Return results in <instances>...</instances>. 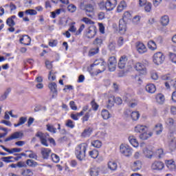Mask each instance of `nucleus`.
I'll return each mask as SVG.
<instances>
[{"instance_id":"60","label":"nucleus","mask_w":176,"mask_h":176,"mask_svg":"<svg viewBox=\"0 0 176 176\" xmlns=\"http://www.w3.org/2000/svg\"><path fill=\"white\" fill-rule=\"evenodd\" d=\"M169 58L172 63L176 64V54L173 52H169Z\"/></svg>"},{"instance_id":"47","label":"nucleus","mask_w":176,"mask_h":176,"mask_svg":"<svg viewBox=\"0 0 176 176\" xmlns=\"http://www.w3.org/2000/svg\"><path fill=\"white\" fill-rule=\"evenodd\" d=\"M122 20H124L126 22H128L129 20H131V14L129 12H124L122 16Z\"/></svg>"},{"instance_id":"15","label":"nucleus","mask_w":176,"mask_h":176,"mask_svg":"<svg viewBox=\"0 0 176 176\" xmlns=\"http://www.w3.org/2000/svg\"><path fill=\"white\" fill-rule=\"evenodd\" d=\"M136 71H138L142 75H146V67L141 63H138L135 65Z\"/></svg>"},{"instance_id":"3","label":"nucleus","mask_w":176,"mask_h":176,"mask_svg":"<svg viewBox=\"0 0 176 176\" xmlns=\"http://www.w3.org/2000/svg\"><path fill=\"white\" fill-rule=\"evenodd\" d=\"M80 8L84 10L87 17L93 19L94 17V6L91 3H80Z\"/></svg>"},{"instance_id":"48","label":"nucleus","mask_w":176,"mask_h":176,"mask_svg":"<svg viewBox=\"0 0 176 176\" xmlns=\"http://www.w3.org/2000/svg\"><path fill=\"white\" fill-rule=\"evenodd\" d=\"M89 156H91L92 159H97V157H98V151L94 149L89 151Z\"/></svg>"},{"instance_id":"53","label":"nucleus","mask_w":176,"mask_h":176,"mask_svg":"<svg viewBox=\"0 0 176 176\" xmlns=\"http://www.w3.org/2000/svg\"><path fill=\"white\" fill-rule=\"evenodd\" d=\"M25 14H28L29 16H36V14H37V12L35 10L30 9L25 11Z\"/></svg>"},{"instance_id":"50","label":"nucleus","mask_w":176,"mask_h":176,"mask_svg":"<svg viewBox=\"0 0 176 176\" xmlns=\"http://www.w3.org/2000/svg\"><path fill=\"white\" fill-rule=\"evenodd\" d=\"M47 130L50 131V133H53L54 134H56L57 129H56L54 126L48 124H47Z\"/></svg>"},{"instance_id":"49","label":"nucleus","mask_w":176,"mask_h":176,"mask_svg":"<svg viewBox=\"0 0 176 176\" xmlns=\"http://www.w3.org/2000/svg\"><path fill=\"white\" fill-rule=\"evenodd\" d=\"M81 21L89 25H94V21H91L90 19L87 17L82 18Z\"/></svg>"},{"instance_id":"18","label":"nucleus","mask_w":176,"mask_h":176,"mask_svg":"<svg viewBox=\"0 0 176 176\" xmlns=\"http://www.w3.org/2000/svg\"><path fill=\"white\" fill-rule=\"evenodd\" d=\"M127 28V21H124V19H120L119 21V31L121 34H124L126 32V30Z\"/></svg>"},{"instance_id":"6","label":"nucleus","mask_w":176,"mask_h":176,"mask_svg":"<svg viewBox=\"0 0 176 176\" xmlns=\"http://www.w3.org/2000/svg\"><path fill=\"white\" fill-rule=\"evenodd\" d=\"M165 123L168 129L169 134H174L176 131V121L173 118H168L165 120Z\"/></svg>"},{"instance_id":"54","label":"nucleus","mask_w":176,"mask_h":176,"mask_svg":"<svg viewBox=\"0 0 176 176\" xmlns=\"http://www.w3.org/2000/svg\"><path fill=\"white\" fill-rule=\"evenodd\" d=\"M141 20V16L136 15L133 17L132 19V23L135 25H137L138 24H140V21Z\"/></svg>"},{"instance_id":"16","label":"nucleus","mask_w":176,"mask_h":176,"mask_svg":"<svg viewBox=\"0 0 176 176\" xmlns=\"http://www.w3.org/2000/svg\"><path fill=\"white\" fill-rule=\"evenodd\" d=\"M48 87L52 93V98H56L58 94L57 84L56 82H50Z\"/></svg>"},{"instance_id":"40","label":"nucleus","mask_w":176,"mask_h":176,"mask_svg":"<svg viewBox=\"0 0 176 176\" xmlns=\"http://www.w3.org/2000/svg\"><path fill=\"white\" fill-rule=\"evenodd\" d=\"M27 122V117H21L17 124H14V127H19V126H23Z\"/></svg>"},{"instance_id":"22","label":"nucleus","mask_w":176,"mask_h":176,"mask_svg":"<svg viewBox=\"0 0 176 176\" xmlns=\"http://www.w3.org/2000/svg\"><path fill=\"white\" fill-rule=\"evenodd\" d=\"M20 43L26 46L30 45L31 43V38L28 35H24L22 38H20Z\"/></svg>"},{"instance_id":"13","label":"nucleus","mask_w":176,"mask_h":176,"mask_svg":"<svg viewBox=\"0 0 176 176\" xmlns=\"http://www.w3.org/2000/svg\"><path fill=\"white\" fill-rule=\"evenodd\" d=\"M100 171H101V168L96 166H91L88 170V173L90 176H99Z\"/></svg>"},{"instance_id":"43","label":"nucleus","mask_w":176,"mask_h":176,"mask_svg":"<svg viewBox=\"0 0 176 176\" xmlns=\"http://www.w3.org/2000/svg\"><path fill=\"white\" fill-rule=\"evenodd\" d=\"M91 145L94 146V148H100V146H102V142L100 140H94L91 142Z\"/></svg>"},{"instance_id":"25","label":"nucleus","mask_w":176,"mask_h":176,"mask_svg":"<svg viewBox=\"0 0 176 176\" xmlns=\"http://www.w3.org/2000/svg\"><path fill=\"white\" fill-rule=\"evenodd\" d=\"M50 153H52V150H50V148H41V155L43 159H49Z\"/></svg>"},{"instance_id":"29","label":"nucleus","mask_w":176,"mask_h":176,"mask_svg":"<svg viewBox=\"0 0 176 176\" xmlns=\"http://www.w3.org/2000/svg\"><path fill=\"white\" fill-rule=\"evenodd\" d=\"M142 152L146 157L148 159H152V156H153V151H152V150H149L147 147H145L143 148Z\"/></svg>"},{"instance_id":"9","label":"nucleus","mask_w":176,"mask_h":176,"mask_svg":"<svg viewBox=\"0 0 176 176\" xmlns=\"http://www.w3.org/2000/svg\"><path fill=\"white\" fill-rule=\"evenodd\" d=\"M96 34H97V28L94 25L89 27L85 32V36L88 39H91V38L96 36Z\"/></svg>"},{"instance_id":"52","label":"nucleus","mask_w":176,"mask_h":176,"mask_svg":"<svg viewBox=\"0 0 176 176\" xmlns=\"http://www.w3.org/2000/svg\"><path fill=\"white\" fill-rule=\"evenodd\" d=\"M98 52H100V49L98 47L91 49L89 52V56H96V54H97L98 53Z\"/></svg>"},{"instance_id":"8","label":"nucleus","mask_w":176,"mask_h":176,"mask_svg":"<svg viewBox=\"0 0 176 176\" xmlns=\"http://www.w3.org/2000/svg\"><path fill=\"white\" fill-rule=\"evenodd\" d=\"M162 80H167L166 82H165V87H166V89H170V86H173V87H175V89H176V79L173 80V78H171L170 76L165 75L162 76Z\"/></svg>"},{"instance_id":"4","label":"nucleus","mask_w":176,"mask_h":176,"mask_svg":"<svg viewBox=\"0 0 176 176\" xmlns=\"http://www.w3.org/2000/svg\"><path fill=\"white\" fill-rule=\"evenodd\" d=\"M120 152L123 156L130 157L133 155V148L127 144H121L120 146Z\"/></svg>"},{"instance_id":"45","label":"nucleus","mask_w":176,"mask_h":176,"mask_svg":"<svg viewBox=\"0 0 176 176\" xmlns=\"http://www.w3.org/2000/svg\"><path fill=\"white\" fill-rule=\"evenodd\" d=\"M26 153L27 152H29L30 154L28 155V157H30V159H34L35 160H38V155L36 154L35 152L31 151V150H29V151H25Z\"/></svg>"},{"instance_id":"24","label":"nucleus","mask_w":176,"mask_h":176,"mask_svg":"<svg viewBox=\"0 0 176 176\" xmlns=\"http://www.w3.org/2000/svg\"><path fill=\"white\" fill-rule=\"evenodd\" d=\"M127 64V57L126 56H122L120 58L119 63H118V67L120 69H123L124 67H126V65Z\"/></svg>"},{"instance_id":"63","label":"nucleus","mask_w":176,"mask_h":176,"mask_svg":"<svg viewBox=\"0 0 176 176\" xmlns=\"http://www.w3.org/2000/svg\"><path fill=\"white\" fill-rule=\"evenodd\" d=\"M21 151H23V148H13L10 150L9 153H10V154H12V153H19L21 152Z\"/></svg>"},{"instance_id":"28","label":"nucleus","mask_w":176,"mask_h":176,"mask_svg":"<svg viewBox=\"0 0 176 176\" xmlns=\"http://www.w3.org/2000/svg\"><path fill=\"white\" fill-rule=\"evenodd\" d=\"M153 135L152 132L147 133L146 131L143 132L142 134L140 135V140L145 141L148 140V138H151V137Z\"/></svg>"},{"instance_id":"33","label":"nucleus","mask_w":176,"mask_h":176,"mask_svg":"<svg viewBox=\"0 0 176 176\" xmlns=\"http://www.w3.org/2000/svg\"><path fill=\"white\" fill-rule=\"evenodd\" d=\"M92 131H93V129H91V128L85 129L82 133L81 136L83 137V138L90 137V135H91Z\"/></svg>"},{"instance_id":"2","label":"nucleus","mask_w":176,"mask_h":176,"mask_svg":"<svg viewBox=\"0 0 176 176\" xmlns=\"http://www.w3.org/2000/svg\"><path fill=\"white\" fill-rule=\"evenodd\" d=\"M36 137H38L40 139V141L44 146H49V144H47V141H50V144H52V145H56V141H54V139L50 138L49 134L47 133H43L42 132H37L36 133Z\"/></svg>"},{"instance_id":"31","label":"nucleus","mask_w":176,"mask_h":176,"mask_svg":"<svg viewBox=\"0 0 176 176\" xmlns=\"http://www.w3.org/2000/svg\"><path fill=\"white\" fill-rule=\"evenodd\" d=\"M93 116H94V114L91 113V109H89L82 117V123H85V122H87L89 120V118H93Z\"/></svg>"},{"instance_id":"7","label":"nucleus","mask_w":176,"mask_h":176,"mask_svg":"<svg viewBox=\"0 0 176 176\" xmlns=\"http://www.w3.org/2000/svg\"><path fill=\"white\" fill-rule=\"evenodd\" d=\"M94 65H97L98 67V72H97V74H101V72H104L107 68V63L102 58L97 59L94 63Z\"/></svg>"},{"instance_id":"14","label":"nucleus","mask_w":176,"mask_h":176,"mask_svg":"<svg viewBox=\"0 0 176 176\" xmlns=\"http://www.w3.org/2000/svg\"><path fill=\"white\" fill-rule=\"evenodd\" d=\"M118 5V1L116 0H107L106 1V10H113Z\"/></svg>"},{"instance_id":"21","label":"nucleus","mask_w":176,"mask_h":176,"mask_svg":"<svg viewBox=\"0 0 176 176\" xmlns=\"http://www.w3.org/2000/svg\"><path fill=\"white\" fill-rule=\"evenodd\" d=\"M146 130H148V127L142 124H138L134 128L135 133H144V131H146Z\"/></svg>"},{"instance_id":"5","label":"nucleus","mask_w":176,"mask_h":176,"mask_svg":"<svg viewBox=\"0 0 176 176\" xmlns=\"http://www.w3.org/2000/svg\"><path fill=\"white\" fill-rule=\"evenodd\" d=\"M165 56L164 54L162 52H158L154 54L153 56V62L155 65H162L164 63Z\"/></svg>"},{"instance_id":"17","label":"nucleus","mask_w":176,"mask_h":176,"mask_svg":"<svg viewBox=\"0 0 176 176\" xmlns=\"http://www.w3.org/2000/svg\"><path fill=\"white\" fill-rule=\"evenodd\" d=\"M165 164L167 167V168L169 170V171H175L176 170V165L175 162L173 160H166Z\"/></svg>"},{"instance_id":"19","label":"nucleus","mask_w":176,"mask_h":176,"mask_svg":"<svg viewBox=\"0 0 176 176\" xmlns=\"http://www.w3.org/2000/svg\"><path fill=\"white\" fill-rule=\"evenodd\" d=\"M136 49L140 54H144V53H146L148 50L145 45L140 42L136 43Z\"/></svg>"},{"instance_id":"41","label":"nucleus","mask_w":176,"mask_h":176,"mask_svg":"<svg viewBox=\"0 0 176 176\" xmlns=\"http://www.w3.org/2000/svg\"><path fill=\"white\" fill-rule=\"evenodd\" d=\"M170 149L171 151H175L176 150V138L172 139L168 144Z\"/></svg>"},{"instance_id":"57","label":"nucleus","mask_w":176,"mask_h":176,"mask_svg":"<svg viewBox=\"0 0 176 176\" xmlns=\"http://www.w3.org/2000/svg\"><path fill=\"white\" fill-rule=\"evenodd\" d=\"M6 24L9 27H14V25H16V23H14V20H13L12 19H10V18H8L7 19Z\"/></svg>"},{"instance_id":"35","label":"nucleus","mask_w":176,"mask_h":176,"mask_svg":"<svg viewBox=\"0 0 176 176\" xmlns=\"http://www.w3.org/2000/svg\"><path fill=\"white\" fill-rule=\"evenodd\" d=\"M147 46L150 50L155 51L157 50V45L156 43L152 40L148 42Z\"/></svg>"},{"instance_id":"58","label":"nucleus","mask_w":176,"mask_h":176,"mask_svg":"<svg viewBox=\"0 0 176 176\" xmlns=\"http://www.w3.org/2000/svg\"><path fill=\"white\" fill-rule=\"evenodd\" d=\"M51 157L54 163H58L60 162V157L56 154H52Z\"/></svg>"},{"instance_id":"59","label":"nucleus","mask_w":176,"mask_h":176,"mask_svg":"<svg viewBox=\"0 0 176 176\" xmlns=\"http://www.w3.org/2000/svg\"><path fill=\"white\" fill-rule=\"evenodd\" d=\"M113 101H114V102H116V104H117L118 105H120V104H122L123 102V100H122V98H120V97H113L112 98Z\"/></svg>"},{"instance_id":"55","label":"nucleus","mask_w":176,"mask_h":176,"mask_svg":"<svg viewBox=\"0 0 176 176\" xmlns=\"http://www.w3.org/2000/svg\"><path fill=\"white\" fill-rule=\"evenodd\" d=\"M67 10H69L70 13H75V12H76V6L74 4H70L67 6Z\"/></svg>"},{"instance_id":"56","label":"nucleus","mask_w":176,"mask_h":176,"mask_svg":"<svg viewBox=\"0 0 176 176\" xmlns=\"http://www.w3.org/2000/svg\"><path fill=\"white\" fill-rule=\"evenodd\" d=\"M56 73L53 71L50 72L48 75V80L53 81L56 79Z\"/></svg>"},{"instance_id":"39","label":"nucleus","mask_w":176,"mask_h":176,"mask_svg":"<svg viewBox=\"0 0 176 176\" xmlns=\"http://www.w3.org/2000/svg\"><path fill=\"white\" fill-rule=\"evenodd\" d=\"M10 91H12V89L10 88L7 89L4 92V94L1 96L0 101H5V100L8 98V96L10 94Z\"/></svg>"},{"instance_id":"20","label":"nucleus","mask_w":176,"mask_h":176,"mask_svg":"<svg viewBox=\"0 0 176 176\" xmlns=\"http://www.w3.org/2000/svg\"><path fill=\"white\" fill-rule=\"evenodd\" d=\"M131 168L133 171H138L140 168H142V162L140 160L134 162L131 165Z\"/></svg>"},{"instance_id":"12","label":"nucleus","mask_w":176,"mask_h":176,"mask_svg":"<svg viewBox=\"0 0 176 176\" xmlns=\"http://www.w3.org/2000/svg\"><path fill=\"white\" fill-rule=\"evenodd\" d=\"M108 67L111 72H113L116 69V58L115 56H111L109 58Z\"/></svg>"},{"instance_id":"51","label":"nucleus","mask_w":176,"mask_h":176,"mask_svg":"<svg viewBox=\"0 0 176 176\" xmlns=\"http://www.w3.org/2000/svg\"><path fill=\"white\" fill-rule=\"evenodd\" d=\"M65 126L69 129H74L75 127V122L72 120H67L66 121Z\"/></svg>"},{"instance_id":"23","label":"nucleus","mask_w":176,"mask_h":176,"mask_svg":"<svg viewBox=\"0 0 176 176\" xmlns=\"http://www.w3.org/2000/svg\"><path fill=\"white\" fill-rule=\"evenodd\" d=\"M128 140L131 145H132V146H133L134 148H138V146H140V144L138 143V141L137 140L135 137L131 135L129 137Z\"/></svg>"},{"instance_id":"11","label":"nucleus","mask_w":176,"mask_h":176,"mask_svg":"<svg viewBox=\"0 0 176 176\" xmlns=\"http://www.w3.org/2000/svg\"><path fill=\"white\" fill-rule=\"evenodd\" d=\"M86 111H89V105H85L82 107V110L80 113H76V114H71V118L73 120H79L80 116H83Z\"/></svg>"},{"instance_id":"64","label":"nucleus","mask_w":176,"mask_h":176,"mask_svg":"<svg viewBox=\"0 0 176 176\" xmlns=\"http://www.w3.org/2000/svg\"><path fill=\"white\" fill-rule=\"evenodd\" d=\"M70 32H76V27H75V22L71 23L68 30Z\"/></svg>"},{"instance_id":"32","label":"nucleus","mask_w":176,"mask_h":176,"mask_svg":"<svg viewBox=\"0 0 176 176\" xmlns=\"http://www.w3.org/2000/svg\"><path fill=\"white\" fill-rule=\"evenodd\" d=\"M146 90L147 93L153 94V93L156 91V86H155L153 84H148L146 86Z\"/></svg>"},{"instance_id":"62","label":"nucleus","mask_w":176,"mask_h":176,"mask_svg":"<svg viewBox=\"0 0 176 176\" xmlns=\"http://www.w3.org/2000/svg\"><path fill=\"white\" fill-rule=\"evenodd\" d=\"M91 105L94 111H98L99 105L96 102V100H92L91 102Z\"/></svg>"},{"instance_id":"27","label":"nucleus","mask_w":176,"mask_h":176,"mask_svg":"<svg viewBox=\"0 0 176 176\" xmlns=\"http://www.w3.org/2000/svg\"><path fill=\"white\" fill-rule=\"evenodd\" d=\"M170 23V18L167 15L163 16L160 19V24L163 27H166V25H168V23Z\"/></svg>"},{"instance_id":"61","label":"nucleus","mask_w":176,"mask_h":176,"mask_svg":"<svg viewBox=\"0 0 176 176\" xmlns=\"http://www.w3.org/2000/svg\"><path fill=\"white\" fill-rule=\"evenodd\" d=\"M108 47L111 52H113L116 49V44L114 42H110L108 45Z\"/></svg>"},{"instance_id":"1","label":"nucleus","mask_w":176,"mask_h":176,"mask_svg":"<svg viewBox=\"0 0 176 176\" xmlns=\"http://www.w3.org/2000/svg\"><path fill=\"white\" fill-rule=\"evenodd\" d=\"M88 146L87 144L82 143L76 147L75 154L77 159L80 162H82V160H85L86 157V151H87Z\"/></svg>"},{"instance_id":"42","label":"nucleus","mask_w":176,"mask_h":176,"mask_svg":"<svg viewBox=\"0 0 176 176\" xmlns=\"http://www.w3.org/2000/svg\"><path fill=\"white\" fill-rule=\"evenodd\" d=\"M21 175L23 176H32L34 175V172L31 169H25L21 172Z\"/></svg>"},{"instance_id":"44","label":"nucleus","mask_w":176,"mask_h":176,"mask_svg":"<svg viewBox=\"0 0 176 176\" xmlns=\"http://www.w3.org/2000/svg\"><path fill=\"white\" fill-rule=\"evenodd\" d=\"M26 164L29 166V167H36V166H38V162L33 160H27Z\"/></svg>"},{"instance_id":"36","label":"nucleus","mask_w":176,"mask_h":176,"mask_svg":"<svg viewBox=\"0 0 176 176\" xmlns=\"http://www.w3.org/2000/svg\"><path fill=\"white\" fill-rule=\"evenodd\" d=\"M155 100L158 104H164L166 98H164V95L158 94L155 97Z\"/></svg>"},{"instance_id":"46","label":"nucleus","mask_w":176,"mask_h":176,"mask_svg":"<svg viewBox=\"0 0 176 176\" xmlns=\"http://www.w3.org/2000/svg\"><path fill=\"white\" fill-rule=\"evenodd\" d=\"M131 118L133 120H138V119H140V112H138V111H133L131 113Z\"/></svg>"},{"instance_id":"38","label":"nucleus","mask_w":176,"mask_h":176,"mask_svg":"<svg viewBox=\"0 0 176 176\" xmlns=\"http://www.w3.org/2000/svg\"><path fill=\"white\" fill-rule=\"evenodd\" d=\"M155 131L157 135H160V134H162V133L163 132V124H157V125H155Z\"/></svg>"},{"instance_id":"10","label":"nucleus","mask_w":176,"mask_h":176,"mask_svg":"<svg viewBox=\"0 0 176 176\" xmlns=\"http://www.w3.org/2000/svg\"><path fill=\"white\" fill-rule=\"evenodd\" d=\"M164 168V163L160 161H155L151 164L153 171H162Z\"/></svg>"},{"instance_id":"34","label":"nucleus","mask_w":176,"mask_h":176,"mask_svg":"<svg viewBox=\"0 0 176 176\" xmlns=\"http://www.w3.org/2000/svg\"><path fill=\"white\" fill-rule=\"evenodd\" d=\"M12 135L14 140H21V138L24 137V133H23V131H16L12 133Z\"/></svg>"},{"instance_id":"37","label":"nucleus","mask_w":176,"mask_h":176,"mask_svg":"<svg viewBox=\"0 0 176 176\" xmlns=\"http://www.w3.org/2000/svg\"><path fill=\"white\" fill-rule=\"evenodd\" d=\"M126 6L127 4L126 3V1H122L117 8V12L120 13Z\"/></svg>"},{"instance_id":"30","label":"nucleus","mask_w":176,"mask_h":176,"mask_svg":"<svg viewBox=\"0 0 176 176\" xmlns=\"http://www.w3.org/2000/svg\"><path fill=\"white\" fill-rule=\"evenodd\" d=\"M107 166L108 168L111 171H116L118 169V164L115 161H109Z\"/></svg>"},{"instance_id":"26","label":"nucleus","mask_w":176,"mask_h":176,"mask_svg":"<svg viewBox=\"0 0 176 176\" xmlns=\"http://www.w3.org/2000/svg\"><path fill=\"white\" fill-rule=\"evenodd\" d=\"M101 116L104 120H108V119H110V118L112 117V115H111L108 110L102 109L101 111Z\"/></svg>"}]
</instances>
